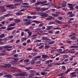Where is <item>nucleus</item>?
Returning <instances> with one entry per match:
<instances>
[{"mask_svg":"<svg viewBox=\"0 0 78 78\" xmlns=\"http://www.w3.org/2000/svg\"><path fill=\"white\" fill-rule=\"evenodd\" d=\"M14 5H7L6 6V8H9L10 9H16V7H13Z\"/></svg>","mask_w":78,"mask_h":78,"instance_id":"f03ea898","label":"nucleus"},{"mask_svg":"<svg viewBox=\"0 0 78 78\" xmlns=\"http://www.w3.org/2000/svg\"><path fill=\"white\" fill-rule=\"evenodd\" d=\"M6 27H1L0 28V30H5V29H6Z\"/></svg>","mask_w":78,"mask_h":78,"instance_id":"a19ab883","label":"nucleus"},{"mask_svg":"<svg viewBox=\"0 0 78 78\" xmlns=\"http://www.w3.org/2000/svg\"><path fill=\"white\" fill-rule=\"evenodd\" d=\"M27 38L26 37L23 38L21 39V41L23 42V41H25L26 40H27Z\"/></svg>","mask_w":78,"mask_h":78,"instance_id":"bb28decb","label":"nucleus"},{"mask_svg":"<svg viewBox=\"0 0 78 78\" xmlns=\"http://www.w3.org/2000/svg\"><path fill=\"white\" fill-rule=\"evenodd\" d=\"M15 25H16L15 23H12L9 25L7 27H13V26H15Z\"/></svg>","mask_w":78,"mask_h":78,"instance_id":"2eb2a0df","label":"nucleus"},{"mask_svg":"<svg viewBox=\"0 0 78 78\" xmlns=\"http://www.w3.org/2000/svg\"><path fill=\"white\" fill-rule=\"evenodd\" d=\"M41 74L42 75H46L47 74L45 72H43L41 73Z\"/></svg>","mask_w":78,"mask_h":78,"instance_id":"e433bc0d","label":"nucleus"},{"mask_svg":"<svg viewBox=\"0 0 78 78\" xmlns=\"http://www.w3.org/2000/svg\"><path fill=\"white\" fill-rule=\"evenodd\" d=\"M31 23L30 21H27L26 22L25 24H26V25H30L31 24Z\"/></svg>","mask_w":78,"mask_h":78,"instance_id":"f704fd0d","label":"nucleus"},{"mask_svg":"<svg viewBox=\"0 0 78 78\" xmlns=\"http://www.w3.org/2000/svg\"><path fill=\"white\" fill-rule=\"evenodd\" d=\"M62 68L64 70H66V67L64 66H63L62 67Z\"/></svg>","mask_w":78,"mask_h":78,"instance_id":"774afa93","label":"nucleus"},{"mask_svg":"<svg viewBox=\"0 0 78 78\" xmlns=\"http://www.w3.org/2000/svg\"><path fill=\"white\" fill-rule=\"evenodd\" d=\"M43 48H44V45H42L39 47V49H42Z\"/></svg>","mask_w":78,"mask_h":78,"instance_id":"6e6d98bb","label":"nucleus"},{"mask_svg":"<svg viewBox=\"0 0 78 78\" xmlns=\"http://www.w3.org/2000/svg\"><path fill=\"white\" fill-rule=\"evenodd\" d=\"M75 52H76V51H69V53H72V54H73V53H75Z\"/></svg>","mask_w":78,"mask_h":78,"instance_id":"49530a36","label":"nucleus"},{"mask_svg":"<svg viewBox=\"0 0 78 78\" xmlns=\"http://www.w3.org/2000/svg\"><path fill=\"white\" fill-rule=\"evenodd\" d=\"M37 54V53H33L31 54V55H33V56H36Z\"/></svg>","mask_w":78,"mask_h":78,"instance_id":"79ce46f5","label":"nucleus"},{"mask_svg":"<svg viewBox=\"0 0 78 78\" xmlns=\"http://www.w3.org/2000/svg\"><path fill=\"white\" fill-rule=\"evenodd\" d=\"M41 61H38L36 62L35 64H41Z\"/></svg>","mask_w":78,"mask_h":78,"instance_id":"13d9d810","label":"nucleus"},{"mask_svg":"<svg viewBox=\"0 0 78 78\" xmlns=\"http://www.w3.org/2000/svg\"><path fill=\"white\" fill-rule=\"evenodd\" d=\"M55 22H56V23H59L60 24H62V22L58 20H55Z\"/></svg>","mask_w":78,"mask_h":78,"instance_id":"aec40b11","label":"nucleus"},{"mask_svg":"<svg viewBox=\"0 0 78 78\" xmlns=\"http://www.w3.org/2000/svg\"><path fill=\"white\" fill-rule=\"evenodd\" d=\"M22 15V12H18L16 13V16H21Z\"/></svg>","mask_w":78,"mask_h":78,"instance_id":"6ab92c4d","label":"nucleus"},{"mask_svg":"<svg viewBox=\"0 0 78 78\" xmlns=\"http://www.w3.org/2000/svg\"><path fill=\"white\" fill-rule=\"evenodd\" d=\"M41 4V2H37L35 4V6H38L39 5H40Z\"/></svg>","mask_w":78,"mask_h":78,"instance_id":"4c0bfd02","label":"nucleus"},{"mask_svg":"<svg viewBox=\"0 0 78 78\" xmlns=\"http://www.w3.org/2000/svg\"><path fill=\"white\" fill-rule=\"evenodd\" d=\"M16 50H14V51H13V52H12V54H15L16 53Z\"/></svg>","mask_w":78,"mask_h":78,"instance_id":"5fc2aeb1","label":"nucleus"},{"mask_svg":"<svg viewBox=\"0 0 78 78\" xmlns=\"http://www.w3.org/2000/svg\"><path fill=\"white\" fill-rule=\"evenodd\" d=\"M34 63H35V61L33 60H32L31 62V64L33 65V64H34Z\"/></svg>","mask_w":78,"mask_h":78,"instance_id":"7c9ffc66","label":"nucleus"},{"mask_svg":"<svg viewBox=\"0 0 78 78\" xmlns=\"http://www.w3.org/2000/svg\"><path fill=\"white\" fill-rule=\"evenodd\" d=\"M5 48H12V46H6L5 47Z\"/></svg>","mask_w":78,"mask_h":78,"instance_id":"cd10ccee","label":"nucleus"},{"mask_svg":"<svg viewBox=\"0 0 78 78\" xmlns=\"http://www.w3.org/2000/svg\"><path fill=\"white\" fill-rule=\"evenodd\" d=\"M48 33H50V34H52L53 32V31L51 30H50L48 31Z\"/></svg>","mask_w":78,"mask_h":78,"instance_id":"e2e57ef3","label":"nucleus"},{"mask_svg":"<svg viewBox=\"0 0 78 78\" xmlns=\"http://www.w3.org/2000/svg\"><path fill=\"white\" fill-rule=\"evenodd\" d=\"M5 37V35L4 34H2L0 35V38H3Z\"/></svg>","mask_w":78,"mask_h":78,"instance_id":"393cba45","label":"nucleus"},{"mask_svg":"<svg viewBox=\"0 0 78 78\" xmlns=\"http://www.w3.org/2000/svg\"><path fill=\"white\" fill-rule=\"evenodd\" d=\"M24 62H30V59H26L24 61Z\"/></svg>","mask_w":78,"mask_h":78,"instance_id":"5701e85b","label":"nucleus"},{"mask_svg":"<svg viewBox=\"0 0 78 78\" xmlns=\"http://www.w3.org/2000/svg\"><path fill=\"white\" fill-rule=\"evenodd\" d=\"M40 23V21H37V20H36L35 21V23H36V24H38Z\"/></svg>","mask_w":78,"mask_h":78,"instance_id":"bf43d9fd","label":"nucleus"},{"mask_svg":"<svg viewBox=\"0 0 78 78\" xmlns=\"http://www.w3.org/2000/svg\"><path fill=\"white\" fill-rule=\"evenodd\" d=\"M34 76V74H30L29 76V78H32V77H33Z\"/></svg>","mask_w":78,"mask_h":78,"instance_id":"b1692460","label":"nucleus"},{"mask_svg":"<svg viewBox=\"0 0 78 78\" xmlns=\"http://www.w3.org/2000/svg\"><path fill=\"white\" fill-rule=\"evenodd\" d=\"M46 41V42H50V41H51V40L49 38H47Z\"/></svg>","mask_w":78,"mask_h":78,"instance_id":"a18cd8bd","label":"nucleus"},{"mask_svg":"<svg viewBox=\"0 0 78 78\" xmlns=\"http://www.w3.org/2000/svg\"><path fill=\"white\" fill-rule=\"evenodd\" d=\"M27 19H34L36 18V16H27Z\"/></svg>","mask_w":78,"mask_h":78,"instance_id":"39448f33","label":"nucleus"},{"mask_svg":"<svg viewBox=\"0 0 78 78\" xmlns=\"http://www.w3.org/2000/svg\"><path fill=\"white\" fill-rule=\"evenodd\" d=\"M37 57H36V56L35 57H34L33 58V60H34V61H36V60H37Z\"/></svg>","mask_w":78,"mask_h":78,"instance_id":"3c124183","label":"nucleus"},{"mask_svg":"<svg viewBox=\"0 0 78 78\" xmlns=\"http://www.w3.org/2000/svg\"><path fill=\"white\" fill-rule=\"evenodd\" d=\"M55 42V41H51V42H50L49 43V45H51L52 44H54Z\"/></svg>","mask_w":78,"mask_h":78,"instance_id":"473e14b6","label":"nucleus"},{"mask_svg":"<svg viewBox=\"0 0 78 78\" xmlns=\"http://www.w3.org/2000/svg\"><path fill=\"white\" fill-rule=\"evenodd\" d=\"M76 73V72H73L72 73H71L70 74V75H71V76H72V77H75V76H76V75L75 74Z\"/></svg>","mask_w":78,"mask_h":78,"instance_id":"423d86ee","label":"nucleus"},{"mask_svg":"<svg viewBox=\"0 0 78 78\" xmlns=\"http://www.w3.org/2000/svg\"><path fill=\"white\" fill-rule=\"evenodd\" d=\"M43 25H44V23H41L39 25V26L40 27H42V26H43Z\"/></svg>","mask_w":78,"mask_h":78,"instance_id":"338daca9","label":"nucleus"},{"mask_svg":"<svg viewBox=\"0 0 78 78\" xmlns=\"http://www.w3.org/2000/svg\"><path fill=\"white\" fill-rule=\"evenodd\" d=\"M51 8H58V7L55 6V4H52L51 5Z\"/></svg>","mask_w":78,"mask_h":78,"instance_id":"2f4dec72","label":"nucleus"},{"mask_svg":"<svg viewBox=\"0 0 78 78\" xmlns=\"http://www.w3.org/2000/svg\"><path fill=\"white\" fill-rule=\"evenodd\" d=\"M16 30H13L12 32V34H13V35H15L16 34Z\"/></svg>","mask_w":78,"mask_h":78,"instance_id":"09e8293b","label":"nucleus"},{"mask_svg":"<svg viewBox=\"0 0 78 78\" xmlns=\"http://www.w3.org/2000/svg\"><path fill=\"white\" fill-rule=\"evenodd\" d=\"M36 10L37 11H41V9L39 8H36Z\"/></svg>","mask_w":78,"mask_h":78,"instance_id":"052dcab7","label":"nucleus"},{"mask_svg":"<svg viewBox=\"0 0 78 78\" xmlns=\"http://www.w3.org/2000/svg\"><path fill=\"white\" fill-rule=\"evenodd\" d=\"M70 48H78V46L73 45V46H71L70 47Z\"/></svg>","mask_w":78,"mask_h":78,"instance_id":"4be33fe9","label":"nucleus"},{"mask_svg":"<svg viewBox=\"0 0 78 78\" xmlns=\"http://www.w3.org/2000/svg\"><path fill=\"white\" fill-rule=\"evenodd\" d=\"M48 8H45L44 7L41 9V12H43V11H46V10H48Z\"/></svg>","mask_w":78,"mask_h":78,"instance_id":"9d476101","label":"nucleus"},{"mask_svg":"<svg viewBox=\"0 0 78 78\" xmlns=\"http://www.w3.org/2000/svg\"><path fill=\"white\" fill-rule=\"evenodd\" d=\"M58 20H61L62 19V17L61 16H59L58 17Z\"/></svg>","mask_w":78,"mask_h":78,"instance_id":"680f3d73","label":"nucleus"},{"mask_svg":"<svg viewBox=\"0 0 78 78\" xmlns=\"http://www.w3.org/2000/svg\"><path fill=\"white\" fill-rule=\"evenodd\" d=\"M28 33L29 34V37H30L31 36V34H32V32H28Z\"/></svg>","mask_w":78,"mask_h":78,"instance_id":"c85d7f7f","label":"nucleus"},{"mask_svg":"<svg viewBox=\"0 0 78 78\" xmlns=\"http://www.w3.org/2000/svg\"><path fill=\"white\" fill-rule=\"evenodd\" d=\"M58 51L60 53H65V51H62V49H58Z\"/></svg>","mask_w":78,"mask_h":78,"instance_id":"1a4fd4ad","label":"nucleus"},{"mask_svg":"<svg viewBox=\"0 0 78 78\" xmlns=\"http://www.w3.org/2000/svg\"><path fill=\"white\" fill-rule=\"evenodd\" d=\"M14 28V27H8L7 30L8 31H10V30H13Z\"/></svg>","mask_w":78,"mask_h":78,"instance_id":"f8f14e48","label":"nucleus"},{"mask_svg":"<svg viewBox=\"0 0 78 78\" xmlns=\"http://www.w3.org/2000/svg\"><path fill=\"white\" fill-rule=\"evenodd\" d=\"M32 68H33L31 67H29L26 68V69L27 70H30V69H32Z\"/></svg>","mask_w":78,"mask_h":78,"instance_id":"37998d69","label":"nucleus"},{"mask_svg":"<svg viewBox=\"0 0 78 78\" xmlns=\"http://www.w3.org/2000/svg\"><path fill=\"white\" fill-rule=\"evenodd\" d=\"M63 57L64 58H67L69 57V56L68 55H64Z\"/></svg>","mask_w":78,"mask_h":78,"instance_id":"a878e982","label":"nucleus"},{"mask_svg":"<svg viewBox=\"0 0 78 78\" xmlns=\"http://www.w3.org/2000/svg\"><path fill=\"white\" fill-rule=\"evenodd\" d=\"M14 21L15 22V23H19L20 22V19H15L14 20Z\"/></svg>","mask_w":78,"mask_h":78,"instance_id":"4468645a","label":"nucleus"},{"mask_svg":"<svg viewBox=\"0 0 78 78\" xmlns=\"http://www.w3.org/2000/svg\"><path fill=\"white\" fill-rule=\"evenodd\" d=\"M55 65H56V66H59V65H61V64L60 63H55Z\"/></svg>","mask_w":78,"mask_h":78,"instance_id":"8fccbe9b","label":"nucleus"},{"mask_svg":"<svg viewBox=\"0 0 78 78\" xmlns=\"http://www.w3.org/2000/svg\"><path fill=\"white\" fill-rule=\"evenodd\" d=\"M38 14V15H40V16H41V17H47V16H48L47 14L43 12L39 13Z\"/></svg>","mask_w":78,"mask_h":78,"instance_id":"f257e3e1","label":"nucleus"},{"mask_svg":"<svg viewBox=\"0 0 78 78\" xmlns=\"http://www.w3.org/2000/svg\"><path fill=\"white\" fill-rule=\"evenodd\" d=\"M29 72L30 73H34V72H35V71L33 70H29Z\"/></svg>","mask_w":78,"mask_h":78,"instance_id":"72a5a7b5","label":"nucleus"},{"mask_svg":"<svg viewBox=\"0 0 78 78\" xmlns=\"http://www.w3.org/2000/svg\"><path fill=\"white\" fill-rule=\"evenodd\" d=\"M66 2H65L63 1L62 3V5L63 7H66Z\"/></svg>","mask_w":78,"mask_h":78,"instance_id":"9b49d317","label":"nucleus"},{"mask_svg":"<svg viewBox=\"0 0 78 78\" xmlns=\"http://www.w3.org/2000/svg\"><path fill=\"white\" fill-rule=\"evenodd\" d=\"M75 16V15L74 14H71L70 15H69V16L70 17H73L74 16Z\"/></svg>","mask_w":78,"mask_h":78,"instance_id":"ea45409f","label":"nucleus"},{"mask_svg":"<svg viewBox=\"0 0 78 78\" xmlns=\"http://www.w3.org/2000/svg\"><path fill=\"white\" fill-rule=\"evenodd\" d=\"M30 2H31V3H35V2H36V0H31Z\"/></svg>","mask_w":78,"mask_h":78,"instance_id":"603ef678","label":"nucleus"},{"mask_svg":"<svg viewBox=\"0 0 78 78\" xmlns=\"http://www.w3.org/2000/svg\"><path fill=\"white\" fill-rule=\"evenodd\" d=\"M68 6H70V7H72L73 6V4L68 3Z\"/></svg>","mask_w":78,"mask_h":78,"instance_id":"c9c22d12","label":"nucleus"},{"mask_svg":"<svg viewBox=\"0 0 78 78\" xmlns=\"http://www.w3.org/2000/svg\"><path fill=\"white\" fill-rule=\"evenodd\" d=\"M52 16H53V17H58L59 16V15L55 13H52L51 14Z\"/></svg>","mask_w":78,"mask_h":78,"instance_id":"ddd939ff","label":"nucleus"},{"mask_svg":"<svg viewBox=\"0 0 78 78\" xmlns=\"http://www.w3.org/2000/svg\"><path fill=\"white\" fill-rule=\"evenodd\" d=\"M27 51H30V50H32V48H28L27 49Z\"/></svg>","mask_w":78,"mask_h":78,"instance_id":"69168bd1","label":"nucleus"},{"mask_svg":"<svg viewBox=\"0 0 78 78\" xmlns=\"http://www.w3.org/2000/svg\"><path fill=\"white\" fill-rule=\"evenodd\" d=\"M47 3V1H44L41 2V4L42 5H45V3Z\"/></svg>","mask_w":78,"mask_h":78,"instance_id":"dca6fc26","label":"nucleus"},{"mask_svg":"<svg viewBox=\"0 0 78 78\" xmlns=\"http://www.w3.org/2000/svg\"><path fill=\"white\" fill-rule=\"evenodd\" d=\"M7 78H12V76L11 75H8Z\"/></svg>","mask_w":78,"mask_h":78,"instance_id":"c03bdc74","label":"nucleus"},{"mask_svg":"<svg viewBox=\"0 0 78 78\" xmlns=\"http://www.w3.org/2000/svg\"><path fill=\"white\" fill-rule=\"evenodd\" d=\"M23 2V1L22 0H14L13 3H17V2Z\"/></svg>","mask_w":78,"mask_h":78,"instance_id":"f3484780","label":"nucleus"},{"mask_svg":"<svg viewBox=\"0 0 78 78\" xmlns=\"http://www.w3.org/2000/svg\"><path fill=\"white\" fill-rule=\"evenodd\" d=\"M50 46L45 45V46L44 47V48L45 49H48V48H50Z\"/></svg>","mask_w":78,"mask_h":78,"instance_id":"412c9836","label":"nucleus"},{"mask_svg":"<svg viewBox=\"0 0 78 78\" xmlns=\"http://www.w3.org/2000/svg\"><path fill=\"white\" fill-rule=\"evenodd\" d=\"M71 39H72L73 40H75L76 39V37L75 36H73L71 37Z\"/></svg>","mask_w":78,"mask_h":78,"instance_id":"58836bf2","label":"nucleus"},{"mask_svg":"<svg viewBox=\"0 0 78 78\" xmlns=\"http://www.w3.org/2000/svg\"><path fill=\"white\" fill-rule=\"evenodd\" d=\"M42 58L45 59V58H49V57L47 56V55H42Z\"/></svg>","mask_w":78,"mask_h":78,"instance_id":"6e6552de","label":"nucleus"},{"mask_svg":"<svg viewBox=\"0 0 78 78\" xmlns=\"http://www.w3.org/2000/svg\"><path fill=\"white\" fill-rule=\"evenodd\" d=\"M53 28V26H48L47 27V28L46 29L47 30H50L51 28Z\"/></svg>","mask_w":78,"mask_h":78,"instance_id":"0eeeda50","label":"nucleus"},{"mask_svg":"<svg viewBox=\"0 0 78 78\" xmlns=\"http://www.w3.org/2000/svg\"><path fill=\"white\" fill-rule=\"evenodd\" d=\"M44 63L45 64H49V63H50L49 62L48 60H47V61H45Z\"/></svg>","mask_w":78,"mask_h":78,"instance_id":"864d4df0","label":"nucleus"},{"mask_svg":"<svg viewBox=\"0 0 78 78\" xmlns=\"http://www.w3.org/2000/svg\"><path fill=\"white\" fill-rule=\"evenodd\" d=\"M55 22L54 21L50 22L48 23V25H53V24H55Z\"/></svg>","mask_w":78,"mask_h":78,"instance_id":"a211bd4d","label":"nucleus"},{"mask_svg":"<svg viewBox=\"0 0 78 78\" xmlns=\"http://www.w3.org/2000/svg\"><path fill=\"white\" fill-rule=\"evenodd\" d=\"M14 76H25V75L23 73H15L14 74Z\"/></svg>","mask_w":78,"mask_h":78,"instance_id":"20e7f679","label":"nucleus"},{"mask_svg":"<svg viewBox=\"0 0 78 78\" xmlns=\"http://www.w3.org/2000/svg\"><path fill=\"white\" fill-rule=\"evenodd\" d=\"M51 18H52L51 16L49 17H48L47 18V20H51Z\"/></svg>","mask_w":78,"mask_h":78,"instance_id":"0e129e2a","label":"nucleus"},{"mask_svg":"<svg viewBox=\"0 0 78 78\" xmlns=\"http://www.w3.org/2000/svg\"><path fill=\"white\" fill-rule=\"evenodd\" d=\"M11 64L10 63H8L4 65L3 66H1V67L2 68H6V67H11Z\"/></svg>","mask_w":78,"mask_h":78,"instance_id":"7ed1b4c3","label":"nucleus"},{"mask_svg":"<svg viewBox=\"0 0 78 78\" xmlns=\"http://www.w3.org/2000/svg\"><path fill=\"white\" fill-rule=\"evenodd\" d=\"M42 6H47L48 7L49 6V7H50V4H45L42 5Z\"/></svg>","mask_w":78,"mask_h":78,"instance_id":"c756f323","label":"nucleus"},{"mask_svg":"<svg viewBox=\"0 0 78 78\" xmlns=\"http://www.w3.org/2000/svg\"><path fill=\"white\" fill-rule=\"evenodd\" d=\"M13 37H14V36L13 35L10 36H9V38L10 39H12V38H13Z\"/></svg>","mask_w":78,"mask_h":78,"instance_id":"4d7b16f0","label":"nucleus"},{"mask_svg":"<svg viewBox=\"0 0 78 78\" xmlns=\"http://www.w3.org/2000/svg\"><path fill=\"white\" fill-rule=\"evenodd\" d=\"M67 15H71V14H72V12H70L67 13Z\"/></svg>","mask_w":78,"mask_h":78,"instance_id":"de8ad7c7","label":"nucleus"}]
</instances>
